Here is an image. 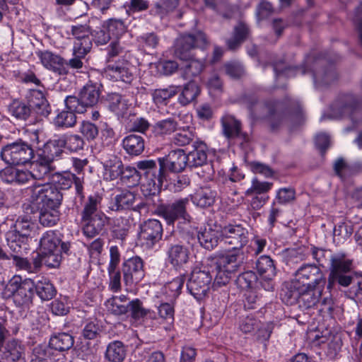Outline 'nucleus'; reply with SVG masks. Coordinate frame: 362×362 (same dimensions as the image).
<instances>
[{
  "instance_id": "obj_62",
  "label": "nucleus",
  "mask_w": 362,
  "mask_h": 362,
  "mask_svg": "<svg viewBox=\"0 0 362 362\" xmlns=\"http://www.w3.org/2000/svg\"><path fill=\"white\" fill-rule=\"evenodd\" d=\"M272 183L269 182H260L257 178H254L252 181V186L247 189L245 194L246 196H250L252 194H261L267 192L272 187Z\"/></svg>"
},
{
  "instance_id": "obj_21",
  "label": "nucleus",
  "mask_w": 362,
  "mask_h": 362,
  "mask_svg": "<svg viewBox=\"0 0 362 362\" xmlns=\"http://www.w3.org/2000/svg\"><path fill=\"white\" fill-rule=\"evenodd\" d=\"M244 255L241 250L228 248V252L223 255L220 264L225 272L236 273L243 264Z\"/></svg>"
},
{
  "instance_id": "obj_23",
  "label": "nucleus",
  "mask_w": 362,
  "mask_h": 362,
  "mask_svg": "<svg viewBox=\"0 0 362 362\" xmlns=\"http://www.w3.org/2000/svg\"><path fill=\"white\" fill-rule=\"evenodd\" d=\"M28 105L37 115L47 117L51 112L50 105L42 91L32 90L28 96Z\"/></svg>"
},
{
  "instance_id": "obj_58",
  "label": "nucleus",
  "mask_w": 362,
  "mask_h": 362,
  "mask_svg": "<svg viewBox=\"0 0 362 362\" xmlns=\"http://www.w3.org/2000/svg\"><path fill=\"white\" fill-rule=\"evenodd\" d=\"M66 109L71 111L74 114H83L87 110L85 104L81 102V96L69 95L64 100Z\"/></svg>"
},
{
  "instance_id": "obj_6",
  "label": "nucleus",
  "mask_w": 362,
  "mask_h": 362,
  "mask_svg": "<svg viewBox=\"0 0 362 362\" xmlns=\"http://www.w3.org/2000/svg\"><path fill=\"white\" fill-rule=\"evenodd\" d=\"M34 288L33 279H22L20 276H14L5 286L2 296L7 299L12 298L16 306H28L33 302Z\"/></svg>"
},
{
  "instance_id": "obj_64",
  "label": "nucleus",
  "mask_w": 362,
  "mask_h": 362,
  "mask_svg": "<svg viewBox=\"0 0 362 362\" xmlns=\"http://www.w3.org/2000/svg\"><path fill=\"white\" fill-rule=\"evenodd\" d=\"M334 238L341 241L348 238L353 233V228L351 225L341 222L334 226Z\"/></svg>"
},
{
  "instance_id": "obj_53",
  "label": "nucleus",
  "mask_w": 362,
  "mask_h": 362,
  "mask_svg": "<svg viewBox=\"0 0 362 362\" xmlns=\"http://www.w3.org/2000/svg\"><path fill=\"white\" fill-rule=\"evenodd\" d=\"M100 203V199L93 196H90L88 199L87 202L84 205V208L81 213V221L88 220L95 217V216H99L104 214L103 213L98 211V206Z\"/></svg>"
},
{
  "instance_id": "obj_28",
  "label": "nucleus",
  "mask_w": 362,
  "mask_h": 362,
  "mask_svg": "<svg viewBox=\"0 0 362 362\" xmlns=\"http://www.w3.org/2000/svg\"><path fill=\"white\" fill-rule=\"evenodd\" d=\"M161 187L159 180L155 182V181L148 179L146 182L141 185V192L146 199L147 204L153 206L159 204V202H161L160 196Z\"/></svg>"
},
{
  "instance_id": "obj_31",
  "label": "nucleus",
  "mask_w": 362,
  "mask_h": 362,
  "mask_svg": "<svg viewBox=\"0 0 362 362\" xmlns=\"http://www.w3.org/2000/svg\"><path fill=\"white\" fill-rule=\"evenodd\" d=\"M83 233L86 236L93 238L98 235L107 223V217L105 214L95 216V217L82 221Z\"/></svg>"
},
{
  "instance_id": "obj_51",
  "label": "nucleus",
  "mask_w": 362,
  "mask_h": 362,
  "mask_svg": "<svg viewBox=\"0 0 362 362\" xmlns=\"http://www.w3.org/2000/svg\"><path fill=\"white\" fill-rule=\"evenodd\" d=\"M195 139L196 135L193 128L188 127L180 129L179 132L174 135L172 141L177 146H185L191 143L193 144L194 141H197Z\"/></svg>"
},
{
  "instance_id": "obj_17",
  "label": "nucleus",
  "mask_w": 362,
  "mask_h": 362,
  "mask_svg": "<svg viewBox=\"0 0 362 362\" xmlns=\"http://www.w3.org/2000/svg\"><path fill=\"white\" fill-rule=\"evenodd\" d=\"M73 183L75 185L76 193L83 197V176H76L70 172L56 173L52 175L51 184L57 186L58 189H67L71 187Z\"/></svg>"
},
{
  "instance_id": "obj_42",
  "label": "nucleus",
  "mask_w": 362,
  "mask_h": 362,
  "mask_svg": "<svg viewBox=\"0 0 362 362\" xmlns=\"http://www.w3.org/2000/svg\"><path fill=\"white\" fill-rule=\"evenodd\" d=\"M216 192L210 188H201L196 192L192 197L194 204L202 208H206L214 204L215 202Z\"/></svg>"
},
{
  "instance_id": "obj_41",
  "label": "nucleus",
  "mask_w": 362,
  "mask_h": 362,
  "mask_svg": "<svg viewBox=\"0 0 362 362\" xmlns=\"http://www.w3.org/2000/svg\"><path fill=\"white\" fill-rule=\"evenodd\" d=\"M115 202L111 206V209L114 211H120L123 209H129L133 208L135 202V194L129 191L123 190L120 194L115 197Z\"/></svg>"
},
{
  "instance_id": "obj_20",
  "label": "nucleus",
  "mask_w": 362,
  "mask_h": 362,
  "mask_svg": "<svg viewBox=\"0 0 362 362\" xmlns=\"http://www.w3.org/2000/svg\"><path fill=\"white\" fill-rule=\"evenodd\" d=\"M316 67L312 70L314 82L317 86H327L334 82L337 78V74L332 65L328 67L318 69L325 65V60H316Z\"/></svg>"
},
{
  "instance_id": "obj_59",
  "label": "nucleus",
  "mask_w": 362,
  "mask_h": 362,
  "mask_svg": "<svg viewBox=\"0 0 362 362\" xmlns=\"http://www.w3.org/2000/svg\"><path fill=\"white\" fill-rule=\"evenodd\" d=\"M62 141L64 143L63 147L66 148L71 151H77L83 148L84 141L82 137L76 134L69 136L63 135L60 136Z\"/></svg>"
},
{
  "instance_id": "obj_46",
  "label": "nucleus",
  "mask_w": 362,
  "mask_h": 362,
  "mask_svg": "<svg viewBox=\"0 0 362 362\" xmlns=\"http://www.w3.org/2000/svg\"><path fill=\"white\" fill-rule=\"evenodd\" d=\"M108 69L112 71V77L116 80L122 81L126 83H130L134 79V74L130 70L128 63L119 64H110Z\"/></svg>"
},
{
  "instance_id": "obj_26",
  "label": "nucleus",
  "mask_w": 362,
  "mask_h": 362,
  "mask_svg": "<svg viewBox=\"0 0 362 362\" xmlns=\"http://www.w3.org/2000/svg\"><path fill=\"white\" fill-rule=\"evenodd\" d=\"M344 100L342 114L349 115L354 122L362 120V101H359L352 95H346Z\"/></svg>"
},
{
  "instance_id": "obj_4",
  "label": "nucleus",
  "mask_w": 362,
  "mask_h": 362,
  "mask_svg": "<svg viewBox=\"0 0 362 362\" xmlns=\"http://www.w3.org/2000/svg\"><path fill=\"white\" fill-rule=\"evenodd\" d=\"M30 208L49 207L59 209L63 200V194L57 186L51 183L35 182L25 189Z\"/></svg>"
},
{
  "instance_id": "obj_39",
  "label": "nucleus",
  "mask_w": 362,
  "mask_h": 362,
  "mask_svg": "<svg viewBox=\"0 0 362 362\" xmlns=\"http://www.w3.org/2000/svg\"><path fill=\"white\" fill-rule=\"evenodd\" d=\"M123 147L130 155H140L144 150V140L142 136L130 134L123 139Z\"/></svg>"
},
{
  "instance_id": "obj_10",
  "label": "nucleus",
  "mask_w": 362,
  "mask_h": 362,
  "mask_svg": "<svg viewBox=\"0 0 362 362\" xmlns=\"http://www.w3.org/2000/svg\"><path fill=\"white\" fill-rule=\"evenodd\" d=\"M163 245L166 248L168 262L176 270L180 269L188 263L190 256L189 249L177 243L173 234L165 237Z\"/></svg>"
},
{
  "instance_id": "obj_7",
  "label": "nucleus",
  "mask_w": 362,
  "mask_h": 362,
  "mask_svg": "<svg viewBox=\"0 0 362 362\" xmlns=\"http://www.w3.org/2000/svg\"><path fill=\"white\" fill-rule=\"evenodd\" d=\"M189 204L188 198L176 199L167 204H163L161 201L159 204L153 206L154 214L163 218L168 225H174L178 220H182L185 223H191L192 218L187 211Z\"/></svg>"
},
{
  "instance_id": "obj_30",
  "label": "nucleus",
  "mask_w": 362,
  "mask_h": 362,
  "mask_svg": "<svg viewBox=\"0 0 362 362\" xmlns=\"http://www.w3.org/2000/svg\"><path fill=\"white\" fill-rule=\"evenodd\" d=\"M323 287L302 289L299 299V307L308 310L314 308L320 302Z\"/></svg>"
},
{
  "instance_id": "obj_32",
  "label": "nucleus",
  "mask_w": 362,
  "mask_h": 362,
  "mask_svg": "<svg viewBox=\"0 0 362 362\" xmlns=\"http://www.w3.org/2000/svg\"><path fill=\"white\" fill-rule=\"evenodd\" d=\"M54 170L52 163L37 155V158L33 162V169L30 171L33 180H42L49 176Z\"/></svg>"
},
{
  "instance_id": "obj_13",
  "label": "nucleus",
  "mask_w": 362,
  "mask_h": 362,
  "mask_svg": "<svg viewBox=\"0 0 362 362\" xmlns=\"http://www.w3.org/2000/svg\"><path fill=\"white\" fill-rule=\"evenodd\" d=\"M221 230V243L229 248L241 250L248 242V232L240 225H228Z\"/></svg>"
},
{
  "instance_id": "obj_15",
  "label": "nucleus",
  "mask_w": 362,
  "mask_h": 362,
  "mask_svg": "<svg viewBox=\"0 0 362 362\" xmlns=\"http://www.w3.org/2000/svg\"><path fill=\"white\" fill-rule=\"evenodd\" d=\"M22 342L14 338L0 341V362H18L24 353Z\"/></svg>"
},
{
  "instance_id": "obj_19",
  "label": "nucleus",
  "mask_w": 362,
  "mask_h": 362,
  "mask_svg": "<svg viewBox=\"0 0 362 362\" xmlns=\"http://www.w3.org/2000/svg\"><path fill=\"white\" fill-rule=\"evenodd\" d=\"M40 59L43 66L58 75L68 74L67 62L61 56L49 51H45L40 54Z\"/></svg>"
},
{
  "instance_id": "obj_54",
  "label": "nucleus",
  "mask_w": 362,
  "mask_h": 362,
  "mask_svg": "<svg viewBox=\"0 0 362 362\" xmlns=\"http://www.w3.org/2000/svg\"><path fill=\"white\" fill-rule=\"evenodd\" d=\"M9 112L16 119L26 120L30 115L31 109L29 105L18 100H14L9 105Z\"/></svg>"
},
{
  "instance_id": "obj_45",
  "label": "nucleus",
  "mask_w": 362,
  "mask_h": 362,
  "mask_svg": "<svg viewBox=\"0 0 362 362\" xmlns=\"http://www.w3.org/2000/svg\"><path fill=\"white\" fill-rule=\"evenodd\" d=\"M122 26L120 21H110L107 26L103 25L99 30L95 32V42L97 44L105 45L112 38V35H116L115 29L118 26Z\"/></svg>"
},
{
  "instance_id": "obj_38",
  "label": "nucleus",
  "mask_w": 362,
  "mask_h": 362,
  "mask_svg": "<svg viewBox=\"0 0 362 362\" xmlns=\"http://www.w3.org/2000/svg\"><path fill=\"white\" fill-rule=\"evenodd\" d=\"M6 237L7 245L10 250L9 254L22 255L23 252L28 249V240L19 235L8 231Z\"/></svg>"
},
{
  "instance_id": "obj_25",
  "label": "nucleus",
  "mask_w": 362,
  "mask_h": 362,
  "mask_svg": "<svg viewBox=\"0 0 362 362\" xmlns=\"http://www.w3.org/2000/svg\"><path fill=\"white\" fill-rule=\"evenodd\" d=\"M303 288L293 279L284 284L281 291V299L287 305L298 303Z\"/></svg>"
},
{
  "instance_id": "obj_24",
  "label": "nucleus",
  "mask_w": 362,
  "mask_h": 362,
  "mask_svg": "<svg viewBox=\"0 0 362 362\" xmlns=\"http://www.w3.org/2000/svg\"><path fill=\"white\" fill-rule=\"evenodd\" d=\"M193 149L186 154L187 158V166L189 168H198L207 163L206 145L201 141L193 143Z\"/></svg>"
},
{
  "instance_id": "obj_22",
  "label": "nucleus",
  "mask_w": 362,
  "mask_h": 362,
  "mask_svg": "<svg viewBox=\"0 0 362 362\" xmlns=\"http://www.w3.org/2000/svg\"><path fill=\"white\" fill-rule=\"evenodd\" d=\"M24 210L26 213H38L39 222L45 227L54 226L59 220L60 213L58 209L40 207V209L30 208V204L24 205Z\"/></svg>"
},
{
  "instance_id": "obj_50",
  "label": "nucleus",
  "mask_w": 362,
  "mask_h": 362,
  "mask_svg": "<svg viewBox=\"0 0 362 362\" xmlns=\"http://www.w3.org/2000/svg\"><path fill=\"white\" fill-rule=\"evenodd\" d=\"M180 91V86H171L167 88L156 89L153 94V102L158 105H166L167 101Z\"/></svg>"
},
{
  "instance_id": "obj_11",
  "label": "nucleus",
  "mask_w": 362,
  "mask_h": 362,
  "mask_svg": "<svg viewBox=\"0 0 362 362\" xmlns=\"http://www.w3.org/2000/svg\"><path fill=\"white\" fill-rule=\"evenodd\" d=\"M212 281L210 272L205 270L194 269L187 283L189 292L197 299H202L209 291Z\"/></svg>"
},
{
  "instance_id": "obj_5",
  "label": "nucleus",
  "mask_w": 362,
  "mask_h": 362,
  "mask_svg": "<svg viewBox=\"0 0 362 362\" xmlns=\"http://www.w3.org/2000/svg\"><path fill=\"white\" fill-rule=\"evenodd\" d=\"M40 245L41 261L49 268L58 267L62 259V254H66L70 247L69 243L62 242L52 230L43 235Z\"/></svg>"
},
{
  "instance_id": "obj_55",
  "label": "nucleus",
  "mask_w": 362,
  "mask_h": 362,
  "mask_svg": "<svg viewBox=\"0 0 362 362\" xmlns=\"http://www.w3.org/2000/svg\"><path fill=\"white\" fill-rule=\"evenodd\" d=\"M129 313L134 320H139L145 317H152L153 313L150 310L144 308L142 302L139 299L129 302Z\"/></svg>"
},
{
  "instance_id": "obj_48",
  "label": "nucleus",
  "mask_w": 362,
  "mask_h": 362,
  "mask_svg": "<svg viewBox=\"0 0 362 362\" xmlns=\"http://www.w3.org/2000/svg\"><path fill=\"white\" fill-rule=\"evenodd\" d=\"M34 228V224L26 217H19L15 222L13 229L10 232L19 235L24 239L29 240L30 234Z\"/></svg>"
},
{
  "instance_id": "obj_35",
  "label": "nucleus",
  "mask_w": 362,
  "mask_h": 362,
  "mask_svg": "<svg viewBox=\"0 0 362 362\" xmlns=\"http://www.w3.org/2000/svg\"><path fill=\"white\" fill-rule=\"evenodd\" d=\"M250 29L243 22H239L233 29V36L226 41L230 50L236 49L248 37Z\"/></svg>"
},
{
  "instance_id": "obj_37",
  "label": "nucleus",
  "mask_w": 362,
  "mask_h": 362,
  "mask_svg": "<svg viewBox=\"0 0 362 362\" xmlns=\"http://www.w3.org/2000/svg\"><path fill=\"white\" fill-rule=\"evenodd\" d=\"M34 292L42 300H49L56 296L57 291L54 285L47 279L42 277L34 281Z\"/></svg>"
},
{
  "instance_id": "obj_2",
  "label": "nucleus",
  "mask_w": 362,
  "mask_h": 362,
  "mask_svg": "<svg viewBox=\"0 0 362 362\" xmlns=\"http://www.w3.org/2000/svg\"><path fill=\"white\" fill-rule=\"evenodd\" d=\"M248 108L255 116L267 119L272 130L287 122L299 124L303 119L300 105L289 98L282 102L267 100L262 103L252 98L248 101Z\"/></svg>"
},
{
  "instance_id": "obj_47",
  "label": "nucleus",
  "mask_w": 362,
  "mask_h": 362,
  "mask_svg": "<svg viewBox=\"0 0 362 362\" xmlns=\"http://www.w3.org/2000/svg\"><path fill=\"white\" fill-rule=\"evenodd\" d=\"M104 168L106 178L114 180L119 177L124 165L118 157L112 156L105 162Z\"/></svg>"
},
{
  "instance_id": "obj_27",
  "label": "nucleus",
  "mask_w": 362,
  "mask_h": 362,
  "mask_svg": "<svg viewBox=\"0 0 362 362\" xmlns=\"http://www.w3.org/2000/svg\"><path fill=\"white\" fill-rule=\"evenodd\" d=\"M197 238L202 247L208 250H211L218 245L219 241L221 242L222 230H218L211 228H205L198 234Z\"/></svg>"
},
{
  "instance_id": "obj_40",
  "label": "nucleus",
  "mask_w": 362,
  "mask_h": 362,
  "mask_svg": "<svg viewBox=\"0 0 362 362\" xmlns=\"http://www.w3.org/2000/svg\"><path fill=\"white\" fill-rule=\"evenodd\" d=\"M126 356V349L120 341H114L108 344L105 357L110 362H122Z\"/></svg>"
},
{
  "instance_id": "obj_49",
  "label": "nucleus",
  "mask_w": 362,
  "mask_h": 362,
  "mask_svg": "<svg viewBox=\"0 0 362 362\" xmlns=\"http://www.w3.org/2000/svg\"><path fill=\"white\" fill-rule=\"evenodd\" d=\"M178 0H159L151 8V15L163 18L170 11L174 10L178 5Z\"/></svg>"
},
{
  "instance_id": "obj_56",
  "label": "nucleus",
  "mask_w": 362,
  "mask_h": 362,
  "mask_svg": "<svg viewBox=\"0 0 362 362\" xmlns=\"http://www.w3.org/2000/svg\"><path fill=\"white\" fill-rule=\"evenodd\" d=\"M54 124L59 127H72L76 124V116L71 111L63 110L55 117Z\"/></svg>"
},
{
  "instance_id": "obj_1",
  "label": "nucleus",
  "mask_w": 362,
  "mask_h": 362,
  "mask_svg": "<svg viewBox=\"0 0 362 362\" xmlns=\"http://www.w3.org/2000/svg\"><path fill=\"white\" fill-rule=\"evenodd\" d=\"M333 264L329 267L328 288L337 286L339 289L346 288V296L362 303V273L355 271L353 259L344 252H337Z\"/></svg>"
},
{
  "instance_id": "obj_3",
  "label": "nucleus",
  "mask_w": 362,
  "mask_h": 362,
  "mask_svg": "<svg viewBox=\"0 0 362 362\" xmlns=\"http://www.w3.org/2000/svg\"><path fill=\"white\" fill-rule=\"evenodd\" d=\"M209 44L206 34L202 31L183 34L176 40L174 54L185 62L179 69L183 78L190 79L202 72L204 64L194 59V50L198 48L204 49Z\"/></svg>"
},
{
  "instance_id": "obj_36",
  "label": "nucleus",
  "mask_w": 362,
  "mask_h": 362,
  "mask_svg": "<svg viewBox=\"0 0 362 362\" xmlns=\"http://www.w3.org/2000/svg\"><path fill=\"white\" fill-rule=\"evenodd\" d=\"M49 346L59 351H66L73 347L74 338L66 332H60L51 337Z\"/></svg>"
},
{
  "instance_id": "obj_61",
  "label": "nucleus",
  "mask_w": 362,
  "mask_h": 362,
  "mask_svg": "<svg viewBox=\"0 0 362 362\" xmlns=\"http://www.w3.org/2000/svg\"><path fill=\"white\" fill-rule=\"evenodd\" d=\"M257 276L254 272L247 271L240 274L236 279L238 286L243 288H252V285L256 283Z\"/></svg>"
},
{
  "instance_id": "obj_16",
  "label": "nucleus",
  "mask_w": 362,
  "mask_h": 362,
  "mask_svg": "<svg viewBox=\"0 0 362 362\" xmlns=\"http://www.w3.org/2000/svg\"><path fill=\"white\" fill-rule=\"evenodd\" d=\"M223 135L228 140H236L240 144L248 140L247 134L242 132L241 123L232 115H225L221 120Z\"/></svg>"
},
{
  "instance_id": "obj_34",
  "label": "nucleus",
  "mask_w": 362,
  "mask_h": 362,
  "mask_svg": "<svg viewBox=\"0 0 362 362\" xmlns=\"http://www.w3.org/2000/svg\"><path fill=\"white\" fill-rule=\"evenodd\" d=\"M86 16H81L74 20L71 27V33L76 40H81L85 37H90L92 29L90 25V21Z\"/></svg>"
},
{
  "instance_id": "obj_57",
  "label": "nucleus",
  "mask_w": 362,
  "mask_h": 362,
  "mask_svg": "<svg viewBox=\"0 0 362 362\" xmlns=\"http://www.w3.org/2000/svg\"><path fill=\"white\" fill-rule=\"evenodd\" d=\"M177 127V122L173 118H168L156 123L153 126V130L156 134L163 135L175 132Z\"/></svg>"
},
{
  "instance_id": "obj_43",
  "label": "nucleus",
  "mask_w": 362,
  "mask_h": 362,
  "mask_svg": "<svg viewBox=\"0 0 362 362\" xmlns=\"http://www.w3.org/2000/svg\"><path fill=\"white\" fill-rule=\"evenodd\" d=\"M256 269L262 277L272 279L276 275V268L273 260L266 255H262L256 262Z\"/></svg>"
},
{
  "instance_id": "obj_44",
  "label": "nucleus",
  "mask_w": 362,
  "mask_h": 362,
  "mask_svg": "<svg viewBox=\"0 0 362 362\" xmlns=\"http://www.w3.org/2000/svg\"><path fill=\"white\" fill-rule=\"evenodd\" d=\"M178 97V102L182 106L187 105L193 102L200 93L199 86L194 81H189L182 89Z\"/></svg>"
},
{
  "instance_id": "obj_12",
  "label": "nucleus",
  "mask_w": 362,
  "mask_h": 362,
  "mask_svg": "<svg viewBox=\"0 0 362 362\" xmlns=\"http://www.w3.org/2000/svg\"><path fill=\"white\" fill-rule=\"evenodd\" d=\"M163 232V226L158 220L148 219L141 224L139 238L144 246L152 249L162 239Z\"/></svg>"
},
{
  "instance_id": "obj_60",
  "label": "nucleus",
  "mask_w": 362,
  "mask_h": 362,
  "mask_svg": "<svg viewBox=\"0 0 362 362\" xmlns=\"http://www.w3.org/2000/svg\"><path fill=\"white\" fill-rule=\"evenodd\" d=\"M92 48L91 37H85L84 40H76L74 45L73 52L74 56L84 57Z\"/></svg>"
},
{
  "instance_id": "obj_8",
  "label": "nucleus",
  "mask_w": 362,
  "mask_h": 362,
  "mask_svg": "<svg viewBox=\"0 0 362 362\" xmlns=\"http://www.w3.org/2000/svg\"><path fill=\"white\" fill-rule=\"evenodd\" d=\"M1 158L6 163L13 165L29 163L35 158L32 146L22 140L4 146L1 151Z\"/></svg>"
},
{
  "instance_id": "obj_29",
  "label": "nucleus",
  "mask_w": 362,
  "mask_h": 362,
  "mask_svg": "<svg viewBox=\"0 0 362 362\" xmlns=\"http://www.w3.org/2000/svg\"><path fill=\"white\" fill-rule=\"evenodd\" d=\"M63 144L61 138L51 139L48 141L41 150L38 155L47 160L53 163V161L62 156L63 151Z\"/></svg>"
},
{
  "instance_id": "obj_63",
  "label": "nucleus",
  "mask_w": 362,
  "mask_h": 362,
  "mask_svg": "<svg viewBox=\"0 0 362 362\" xmlns=\"http://www.w3.org/2000/svg\"><path fill=\"white\" fill-rule=\"evenodd\" d=\"M245 296V307L248 309H255L264 304L260 294L255 291H248Z\"/></svg>"
},
{
  "instance_id": "obj_33",
  "label": "nucleus",
  "mask_w": 362,
  "mask_h": 362,
  "mask_svg": "<svg viewBox=\"0 0 362 362\" xmlns=\"http://www.w3.org/2000/svg\"><path fill=\"white\" fill-rule=\"evenodd\" d=\"M81 102L85 104L87 108L95 105L100 98V90L97 84L87 83L79 92Z\"/></svg>"
},
{
  "instance_id": "obj_14",
  "label": "nucleus",
  "mask_w": 362,
  "mask_h": 362,
  "mask_svg": "<svg viewBox=\"0 0 362 362\" xmlns=\"http://www.w3.org/2000/svg\"><path fill=\"white\" fill-rule=\"evenodd\" d=\"M122 273L126 284L139 283L145 276L143 259L135 256L124 261L122 264Z\"/></svg>"
},
{
  "instance_id": "obj_18",
  "label": "nucleus",
  "mask_w": 362,
  "mask_h": 362,
  "mask_svg": "<svg viewBox=\"0 0 362 362\" xmlns=\"http://www.w3.org/2000/svg\"><path fill=\"white\" fill-rule=\"evenodd\" d=\"M158 162L172 173H180L187 166V158L182 149L171 151L165 157L159 158Z\"/></svg>"
},
{
  "instance_id": "obj_52",
  "label": "nucleus",
  "mask_w": 362,
  "mask_h": 362,
  "mask_svg": "<svg viewBox=\"0 0 362 362\" xmlns=\"http://www.w3.org/2000/svg\"><path fill=\"white\" fill-rule=\"evenodd\" d=\"M310 252L313 258L322 267H325L326 264H329V267H331L333 264L332 259L337 255V253L332 254L330 250L318 248L315 246L311 247Z\"/></svg>"
},
{
  "instance_id": "obj_9",
  "label": "nucleus",
  "mask_w": 362,
  "mask_h": 362,
  "mask_svg": "<svg viewBox=\"0 0 362 362\" xmlns=\"http://www.w3.org/2000/svg\"><path fill=\"white\" fill-rule=\"evenodd\" d=\"M303 289L324 287L326 279L319 267L313 264H305L298 268L293 279Z\"/></svg>"
}]
</instances>
